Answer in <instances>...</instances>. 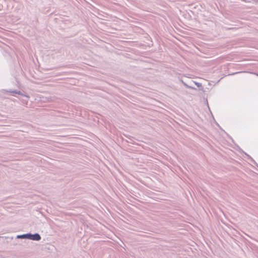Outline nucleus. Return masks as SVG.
I'll return each instance as SVG.
<instances>
[{"label":"nucleus","mask_w":258,"mask_h":258,"mask_svg":"<svg viewBox=\"0 0 258 258\" xmlns=\"http://www.w3.org/2000/svg\"><path fill=\"white\" fill-rule=\"evenodd\" d=\"M30 237V239L35 240H39L41 239V237L38 234L31 235Z\"/></svg>","instance_id":"1"}]
</instances>
